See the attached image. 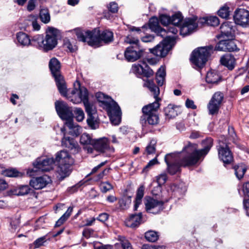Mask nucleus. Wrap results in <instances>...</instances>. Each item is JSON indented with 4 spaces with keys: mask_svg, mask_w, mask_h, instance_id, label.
I'll return each mask as SVG.
<instances>
[{
    "mask_svg": "<svg viewBox=\"0 0 249 249\" xmlns=\"http://www.w3.org/2000/svg\"><path fill=\"white\" fill-rule=\"evenodd\" d=\"M164 160L167 164V171L169 174L173 175L180 172L182 164L178 154H167L165 156Z\"/></svg>",
    "mask_w": 249,
    "mask_h": 249,
    "instance_id": "obj_12",
    "label": "nucleus"
},
{
    "mask_svg": "<svg viewBox=\"0 0 249 249\" xmlns=\"http://www.w3.org/2000/svg\"><path fill=\"white\" fill-rule=\"evenodd\" d=\"M171 23L176 26H181L180 23L183 20V17L181 13L179 12L176 13L171 17Z\"/></svg>",
    "mask_w": 249,
    "mask_h": 249,
    "instance_id": "obj_42",
    "label": "nucleus"
},
{
    "mask_svg": "<svg viewBox=\"0 0 249 249\" xmlns=\"http://www.w3.org/2000/svg\"><path fill=\"white\" fill-rule=\"evenodd\" d=\"M144 187L143 185H141L137 190L134 208L135 211L137 210L139 205L141 204L142 199L144 195Z\"/></svg>",
    "mask_w": 249,
    "mask_h": 249,
    "instance_id": "obj_37",
    "label": "nucleus"
},
{
    "mask_svg": "<svg viewBox=\"0 0 249 249\" xmlns=\"http://www.w3.org/2000/svg\"><path fill=\"white\" fill-rule=\"evenodd\" d=\"M202 144L203 146V148L198 150L202 156L204 157L208 154L213 146V139L211 138H207L202 141Z\"/></svg>",
    "mask_w": 249,
    "mask_h": 249,
    "instance_id": "obj_32",
    "label": "nucleus"
},
{
    "mask_svg": "<svg viewBox=\"0 0 249 249\" xmlns=\"http://www.w3.org/2000/svg\"><path fill=\"white\" fill-rule=\"evenodd\" d=\"M156 141L152 140L149 144L146 147L145 151L148 155L153 154L156 151Z\"/></svg>",
    "mask_w": 249,
    "mask_h": 249,
    "instance_id": "obj_49",
    "label": "nucleus"
},
{
    "mask_svg": "<svg viewBox=\"0 0 249 249\" xmlns=\"http://www.w3.org/2000/svg\"><path fill=\"white\" fill-rule=\"evenodd\" d=\"M176 39V37L175 36H167L154 48L150 49L149 51L156 56L164 57L175 46Z\"/></svg>",
    "mask_w": 249,
    "mask_h": 249,
    "instance_id": "obj_10",
    "label": "nucleus"
},
{
    "mask_svg": "<svg viewBox=\"0 0 249 249\" xmlns=\"http://www.w3.org/2000/svg\"><path fill=\"white\" fill-rule=\"evenodd\" d=\"M64 45L71 52H74L76 49L75 46H73L69 40H65Z\"/></svg>",
    "mask_w": 249,
    "mask_h": 249,
    "instance_id": "obj_56",
    "label": "nucleus"
},
{
    "mask_svg": "<svg viewBox=\"0 0 249 249\" xmlns=\"http://www.w3.org/2000/svg\"><path fill=\"white\" fill-rule=\"evenodd\" d=\"M96 97L106 107L111 123L118 125L121 122V112L118 105L111 98L102 93H98Z\"/></svg>",
    "mask_w": 249,
    "mask_h": 249,
    "instance_id": "obj_7",
    "label": "nucleus"
},
{
    "mask_svg": "<svg viewBox=\"0 0 249 249\" xmlns=\"http://www.w3.org/2000/svg\"><path fill=\"white\" fill-rule=\"evenodd\" d=\"M51 181L50 178L47 175L33 178L30 181V185L35 189H41L46 187Z\"/></svg>",
    "mask_w": 249,
    "mask_h": 249,
    "instance_id": "obj_21",
    "label": "nucleus"
},
{
    "mask_svg": "<svg viewBox=\"0 0 249 249\" xmlns=\"http://www.w3.org/2000/svg\"><path fill=\"white\" fill-rule=\"evenodd\" d=\"M151 192L154 196H160L161 192V186L158 184L157 186L154 188Z\"/></svg>",
    "mask_w": 249,
    "mask_h": 249,
    "instance_id": "obj_59",
    "label": "nucleus"
},
{
    "mask_svg": "<svg viewBox=\"0 0 249 249\" xmlns=\"http://www.w3.org/2000/svg\"><path fill=\"white\" fill-rule=\"evenodd\" d=\"M143 86L147 87L153 93L155 101L143 107V115L141 117L140 123L142 126H146L147 124L152 125H156L159 121L157 110L160 107L159 101L160 100L158 97L160 89L152 80H147Z\"/></svg>",
    "mask_w": 249,
    "mask_h": 249,
    "instance_id": "obj_2",
    "label": "nucleus"
},
{
    "mask_svg": "<svg viewBox=\"0 0 249 249\" xmlns=\"http://www.w3.org/2000/svg\"><path fill=\"white\" fill-rule=\"evenodd\" d=\"M199 23H205L208 25L211 26H216L219 25V20L215 16H211L209 18H203L199 19Z\"/></svg>",
    "mask_w": 249,
    "mask_h": 249,
    "instance_id": "obj_34",
    "label": "nucleus"
},
{
    "mask_svg": "<svg viewBox=\"0 0 249 249\" xmlns=\"http://www.w3.org/2000/svg\"><path fill=\"white\" fill-rule=\"evenodd\" d=\"M167 179V174L163 172L156 177V180L158 184L161 186L163 185L166 181Z\"/></svg>",
    "mask_w": 249,
    "mask_h": 249,
    "instance_id": "obj_54",
    "label": "nucleus"
},
{
    "mask_svg": "<svg viewBox=\"0 0 249 249\" xmlns=\"http://www.w3.org/2000/svg\"><path fill=\"white\" fill-rule=\"evenodd\" d=\"M92 146L95 150L102 153H111L114 151V148L109 146L108 140L105 137L94 139Z\"/></svg>",
    "mask_w": 249,
    "mask_h": 249,
    "instance_id": "obj_16",
    "label": "nucleus"
},
{
    "mask_svg": "<svg viewBox=\"0 0 249 249\" xmlns=\"http://www.w3.org/2000/svg\"><path fill=\"white\" fill-rule=\"evenodd\" d=\"M217 14L221 18H227L230 15L229 8L227 6H224L218 11Z\"/></svg>",
    "mask_w": 249,
    "mask_h": 249,
    "instance_id": "obj_46",
    "label": "nucleus"
},
{
    "mask_svg": "<svg viewBox=\"0 0 249 249\" xmlns=\"http://www.w3.org/2000/svg\"><path fill=\"white\" fill-rule=\"evenodd\" d=\"M125 42L130 44V46H139V40L137 37H134L132 35H128L125 39Z\"/></svg>",
    "mask_w": 249,
    "mask_h": 249,
    "instance_id": "obj_47",
    "label": "nucleus"
},
{
    "mask_svg": "<svg viewBox=\"0 0 249 249\" xmlns=\"http://www.w3.org/2000/svg\"><path fill=\"white\" fill-rule=\"evenodd\" d=\"M40 20L44 23H48L50 21L51 17L49 10L47 8L41 9L39 13Z\"/></svg>",
    "mask_w": 249,
    "mask_h": 249,
    "instance_id": "obj_40",
    "label": "nucleus"
},
{
    "mask_svg": "<svg viewBox=\"0 0 249 249\" xmlns=\"http://www.w3.org/2000/svg\"><path fill=\"white\" fill-rule=\"evenodd\" d=\"M223 99V94L220 92H216L213 95L208 105L210 114L213 115L218 113Z\"/></svg>",
    "mask_w": 249,
    "mask_h": 249,
    "instance_id": "obj_15",
    "label": "nucleus"
},
{
    "mask_svg": "<svg viewBox=\"0 0 249 249\" xmlns=\"http://www.w3.org/2000/svg\"><path fill=\"white\" fill-rule=\"evenodd\" d=\"M143 51L139 46H130L126 48L124 56L128 61L134 62L142 55Z\"/></svg>",
    "mask_w": 249,
    "mask_h": 249,
    "instance_id": "obj_19",
    "label": "nucleus"
},
{
    "mask_svg": "<svg viewBox=\"0 0 249 249\" xmlns=\"http://www.w3.org/2000/svg\"><path fill=\"white\" fill-rule=\"evenodd\" d=\"M73 163L57 164V172L62 179L68 176L71 173V165Z\"/></svg>",
    "mask_w": 249,
    "mask_h": 249,
    "instance_id": "obj_27",
    "label": "nucleus"
},
{
    "mask_svg": "<svg viewBox=\"0 0 249 249\" xmlns=\"http://www.w3.org/2000/svg\"><path fill=\"white\" fill-rule=\"evenodd\" d=\"M46 236H44L37 238L34 242L35 248H37L43 245V244L46 241Z\"/></svg>",
    "mask_w": 249,
    "mask_h": 249,
    "instance_id": "obj_55",
    "label": "nucleus"
},
{
    "mask_svg": "<svg viewBox=\"0 0 249 249\" xmlns=\"http://www.w3.org/2000/svg\"><path fill=\"white\" fill-rule=\"evenodd\" d=\"M37 17L36 16L31 15L28 16L27 21L28 24L31 25L34 30L38 31L40 26L37 22Z\"/></svg>",
    "mask_w": 249,
    "mask_h": 249,
    "instance_id": "obj_41",
    "label": "nucleus"
},
{
    "mask_svg": "<svg viewBox=\"0 0 249 249\" xmlns=\"http://www.w3.org/2000/svg\"><path fill=\"white\" fill-rule=\"evenodd\" d=\"M164 201L151 197L146 196L144 198L145 210L147 213L157 214L163 209Z\"/></svg>",
    "mask_w": 249,
    "mask_h": 249,
    "instance_id": "obj_13",
    "label": "nucleus"
},
{
    "mask_svg": "<svg viewBox=\"0 0 249 249\" xmlns=\"http://www.w3.org/2000/svg\"><path fill=\"white\" fill-rule=\"evenodd\" d=\"M55 163L53 158H45L44 159H37L34 163V171H41L42 172H48L52 170L53 165Z\"/></svg>",
    "mask_w": 249,
    "mask_h": 249,
    "instance_id": "obj_14",
    "label": "nucleus"
},
{
    "mask_svg": "<svg viewBox=\"0 0 249 249\" xmlns=\"http://www.w3.org/2000/svg\"><path fill=\"white\" fill-rule=\"evenodd\" d=\"M119 240L120 241L123 249H133L131 244L125 237L120 236Z\"/></svg>",
    "mask_w": 249,
    "mask_h": 249,
    "instance_id": "obj_51",
    "label": "nucleus"
},
{
    "mask_svg": "<svg viewBox=\"0 0 249 249\" xmlns=\"http://www.w3.org/2000/svg\"><path fill=\"white\" fill-rule=\"evenodd\" d=\"M232 27L233 26L231 22H224L220 26L221 34L222 35L228 37L230 36L231 35L232 31H233Z\"/></svg>",
    "mask_w": 249,
    "mask_h": 249,
    "instance_id": "obj_33",
    "label": "nucleus"
},
{
    "mask_svg": "<svg viewBox=\"0 0 249 249\" xmlns=\"http://www.w3.org/2000/svg\"><path fill=\"white\" fill-rule=\"evenodd\" d=\"M132 70L134 73L142 75L147 78L154 74L153 70L144 62H142L141 64L133 65Z\"/></svg>",
    "mask_w": 249,
    "mask_h": 249,
    "instance_id": "obj_20",
    "label": "nucleus"
},
{
    "mask_svg": "<svg viewBox=\"0 0 249 249\" xmlns=\"http://www.w3.org/2000/svg\"><path fill=\"white\" fill-rule=\"evenodd\" d=\"M100 188L103 193H106L113 188V186L108 181L102 182L100 184Z\"/></svg>",
    "mask_w": 249,
    "mask_h": 249,
    "instance_id": "obj_50",
    "label": "nucleus"
},
{
    "mask_svg": "<svg viewBox=\"0 0 249 249\" xmlns=\"http://www.w3.org/2000/svg\"><path fill=\"white\" fill-rule=\"evenodd\" d=\"M59 36L58 30L53 27H49L46 30L45 37L42 35H38L33 37L32 41L36 43L40 50L48 52L56 47Z\"/></svg>",
    "mask_w": 249,
    "mask_h": 249,
    "instance_id": "obj_4",
    "label": "nucleus"
},
{
    "mask_svg": "<svg viewBox=\"0 0 249 249\" xmlns=\"http://www.w3.org/2000/svg\"><path fill=\"white\" fill-rule=\"evenodd\" d=\"M185 105L187 108H190L193 109L196 108V106L194 104L193 100L187 99L185 102Z\"/></svg>",
    "mask_w": 249,
    "mask_h": 249,
    "instance_id": "obj_60",
    "label": "nucleus"
},
{
    "mask_svg": "<svg viewBox=\"0 0 249 249\" xmlns=\"http://www.w3.org/2000/svg\"><path fill=\"white\" fill-rule=\"evenodd\" d=\"M62 145L73 151V153H78L80 149L78 143L69 137H64L62 139Z\"/></svg>",
    "mask_w": 249,
    "mask_h": 249,
    "instance_id": "obj_25",
    "label": "nucleus"
},
{
    "mask_svg": "<svg viewBox=\"0 0 249 249\" xmlns=\"http://www.w3.org/2000/svg\"><path fill=\"white\" fill-rule=\"evenodd\" d=\"M218 157L224 164H230L233 160L232 154L228 147L225 137H221L219 140V143L217 146Z\"/></svg>",
    "mask_w": 249,
    "mask_h": 249,
    "instance_id": "obj_11",
    "label": "nucleus"
},
{
    "mask_svg": "<svg viewBox=\"0 0 249 249\" xmlns=\"http://www.w3.org/2000/svg\"><path fill=\"white\" fill-rule=\"evenodd\" d=\"M160 21L161 24L166 27L171 23V18L167 15L162 14L160 16Z\"/></svg>",
    "mask_w": 249,
    "mask_h": 249,
    "instance_id": "obj_52",
    "label": "nucleus"
},
{
    "mask_svg": "<svg viewBox=\"0 0 249 249\" xmlns=\"http://www.w3.org/2000/svg\"><path fill=\"white\" fill-rule=\"evenodd\" d=\"M108 8L111 12L116 13L118 10V4L114 2H110Z\"/></svg>",
    "mask_w": 249,
    "mask_h": 249,
    "instance_id": "obj_58",
    "label": "nucleus"
},
{
    "mask_svg": "<svg viewBox=\"0 0 249 249\" xmlns=\"http://www.w3.org/2000/svg\"><path fill=\"white\" fill-rule=\"evenodd\" d=\"M197 18L193 17L185 18L181 26H176L171 23L163 29L162 34L163 36L165 33H171L174 35H176L178 32V28L180 29V34L183 36L189 35L197 29L198 24L196 22Z\"/></svg>",
    "mask_w": 249,
    "mask_h": 249,
    "instance_id": "obj_8",
    "label": "nucleus"
},
{
    "mask_svg": "<svg viewBox=\"0 0 249 249\" xmlns=\"http://www.w3.org/2000/svg\"><path fill=\"white\" fill-rule=\"evenodd\" d=\"M178 155L181 164L184 167L194 166L197 163L201 158L204 157L197 149L196 145L190 142H188L182 152Z\"/></svg>",
    "mask_w": 249,
    "mask_h": 249,
    "instance_id": "obj_6",
    "label": "nucleus"
},
{
    "mask_svg": "<svg viewBox=\"0 0 249 249\" xmlns=\"http://www.w3.org/2000/svg\"><path fill=\"white\" fill-rule=\"evenodd\" d=\"M178 109L177 106L169 104L164 108L165 115L169 119L175 118L178 114Z\"/></svg>",
    "mask_w": 249,
    "mask_h": 249,
    "instance_id": "obj_29",
    "label": "nucleus"
},
{
    "mask_svg": "<svg viewBox=\"0 0 249 249\" xmlns=\"http://www.w3.org/2000/svg\"><path fill=\"white\" fill-rule=\"evenodd\" d=\"M165 75V68L161 66L156 73V80L159 86H162L164 84Z\"/></svg>",
    "mask_w": 249,
    "mask_h": 249,
    "instance_id": "obj_31",
    "label": "nucleus"
},
{
    "mask_svg": "<svg viewBox=\"0 0 249 249\" xmlns=\"http://www.w3.org/2000/svg\"><path fill=\"white\" fill-rule=\"evenodd\" d=\"M31 190L28 185H21L17 189L18 196H24L29 194Z\"/></svg>",
    "mask_w": 249,
    "mask_h": 249,
    "instance_id": "obj_48",
    "label": "nucleus"
},
{
    "mask_svg": "<svg viewBox=\"0 0 249 249\" xmlns=\"http://www.w3.org/2000/svg\"><path fill=\"white\" fill-rule=\"evenodd\" d=\"M55 163L57 164L73 163V160L67 151L62 150L57 152L54 160Z\"/></svg>",
    "mask_w": 249,
    "mask_h": 249,
    "instance_id": "obj_26",
    "label": "nucleus"
},
{
    "mask_svg": "<svg viewBox=\"0 0 249 249\" xmlns=\"http://www.w3.org/2000/svg\"><path fill=\"white\" fill-rule=\"evenodd\" d=\"M71 95L69 96V100L74 104L83 102L88 114L87 122L89 126L93 129L98 127V122L96 118L94 106L90 104L88 100V91L84 87L81 86L80 83L76 81L74 83V89L71 90Z\"/></svg>",
    "mask_w": 249,
    "mask_h": 249,
    "instance_id": "obj_1",
    "label": "nucleus"
},
{
    "mask_svg": "<svg viewBox=\"0 0 249 249\" xmlns=\"http://www.w3.org/2000/svg\"><path fill=\"white\" fill-rule=\"evenodd\" d=\"M94 139H92L90 136L87 133L83 134L80 137V142L83 144H90L92 146Z\"/></svg>",
    "mask_w": 249,
    "mask_h": 249,
    "instance_id": "obj_45",
    "label": "nucleus"
},
{
    "mask_svg": "<svg viewBox=\"0 0 249 249\" xmlns=\"http://www.w3.org/2000/svg\"><path fill=\"white\" fill-rule=\"evenodd\" d=\"M221 64L229 70H233L236 65V60L234 56L230 53L222 55L220 60Z\"/></svg>",
    "mask_w": 249,
    "mask_h": 249,
    "instance_id": "obj_23",
    "label": "nucleus"
},
{
    "mask_svg": "<svg viewBox=\"0 0 249 249\" xmlns=\"http://www.w3.org/2000/svg\"><path fill=\"white\" fill-rule=\"evenodd\" d=\"M73 210V207H69L67 209V211L58 220L56 223V226H59L62 224L64 221H65L70 216L71 213Z\"/></svg>",
    "mask_w": 249,
    "mask_h": 249,
    "instance_id": "obj_43",
    "label": "nucleus"
},
{
    "mask_svg": "<svg viewBox=\"0 0 249 249\" xmlns=\"http://www.w3.org/2000/svg\"><path fill=\"white\" fill-rule=\"evenodd\" d=\"M49 66L52 75L60 72V63L56 58H52Z\"/></svg>",
    "mask_w": 249,
    "mask_h": 249,
    "instance_id": "obj_35",
    "label": "nucleus"
},
{
    "mask_svg": "<svg viewBox=\"0 0 249 249\" xmlns=\"http://www.w3.org/2000/svg\"><path fill=\"white\" fill-rule=\"evenodd\" d=\"M142 222V213H139L138 214H131L130 217L126 219L125 225L131 228H135L139 226Z\"/></svg>",
    "mask_w": 249,
    "mask_h": 249,
    "instance_id": "obj_24",
    "label": "nucleus"
},
{
    "mask_svg": "<svg viewBox=\"0 0 249 249\" xmlns=\"http://www.w3.org/2000/svg\"><path fill=\"white\" fill-rule=\"evenodd\" d=\"M74 113L76 119L78 122L82 121L84 118V113L80 108H76L74 110Z\"/></svg>",
    "mask_w": 249,
    "mask_h": 249,
    "instance_id": "obj_53",
    "label": "nucleus"
},
{
    "mask_svg": "<svg viewBox=\"0 0 249 249\" xmlns=\"http://www.w3.org/2000/svg\"><path fill=\"white\" fill-rule=\"evenodd\" d=\"M234 42L231 40H221L216 45L215 50L219 51L232 52L237 50Z\"/></svg>",
    "mask_w": 249,
    "mask_h": 249,
    "instance_id": "obj_22",
    "label": "nucleus"
},
{
    "mask_svg": "<svg viewBox=\"0 0 249 249\" xmlns=\"http://www.w3.org/2000/svg\"><path fill=\"white\" fill-rule=\"evenodd\" d=\"M55 108L60 118L67 121L66 125L71 130L70 133L73 136H78L80 133L81 127L73 124L72 121L73 113L71 108L64 102L60 101L55 102Z\"/></svg>",
    "mask_w": 249,
    "mask_h": 249,
    "instance_id": "obj_5",
    "label": "nucleus"
},
{
    "mask_svg": "<svg viewBox=\"0 0 249 249\" xmlns=\"http://www.w3.org/2000/svg\"><path fill=\"white\" fill-rule=\"evenodd\" d=\"M73 32L78 40L87 42L89 46L92 47H99L102 41L109 43L113 40V34L108 30H105L100 33V30L97 29L89 31L76 28Z\"/></svg>",
    "mask_w": 249,
    "mask_h": 249,
    "instance_id": "obj_3",
    "label": "nucleus"
},
{
    "mask_svg": "<svg viewBox=\"0 0 249 249\" xmlns=\"http://www.w3.org/2000/svg\"><path fill=\"white\" fill-rule=\"evenodd\" d=\"M108 214L107 213H102L99 215L97 219L98 220H99L101 222H104L106 221H107L108 219Z\"/></svg>",
    "mask_w": 249,
    "mask_h": 249,
    "instance_id": "obj_62",
    "label": "nucleus"
},
{
    "mask_svg": "<svg viewBox=\"0 0 249 249\" xmlns=\"http://www.w3.org/2000/svg\"><path fill=\"white\" fill-rule=\"evenodd\" d=\"M53 76L54 78L56 86L60 93L62 95L67 97L69 100V96H71V91L69 93H68L66 83L63 76L61 74V72L53 74Z\"/></svg>",
    "mask_w": 249,
    "mask_h": 249,
    "instance_id": "obj_18",
    "label": "nucleus"
},
{
    "mask_svg": "<svg viewBox=\"0 0 249 249\" xmlns=\"http://www.w3.org/2000/svg\"><path fill=\"white\" fill-rule=\"evenodd\" d=\"M233 18L235 23L243 27L249 24V11L244 8H239L234 12Z\"/></svg>",
    "mask_w": 249,
    "mask_h": 249,
    "instance_id": "obj_17",
    "label": "nucleus"
},
{
    "mask_svg": "<svg viewBox=\"0 0 249 249\" xmlns=\"http://www.w3.org/2000/svg\"><path fill=\"white\" fill-rule=\"evenodd\" d=\"M221 77L215 71H210L207 73L206 81L208 83L216 84L220 80Z\"/></svg>",
    "mask_w": 249,
    "mask_h": 249,
    "instance_id": "obj_30",
    "label": "nucleus"
},
{
    "mask_svg": "<svg viewBox=\"0 0 249 249\" xmlns=\"http://www.w3.org/2000/svg\"><path fill=\"white\" fill-rule=\"evenodd\" d=\"M17 38L18 42L23 46H27L31 43L29 36L23 32H20L17 33Z\"/></svg>",
    "mask_w": 249,
    "mask_h": 249,
    "instance_id": "obj_36",
    "label": "nucleus"
},
{
    "mask_svg": "<svg viewBox=\"0 0 249 249\" xmlns=\"http://www.w3.org/2000/svg\"><path fill=\"white\" fill-rule=\"evenodd\" d=\"M243 204L247 214L249 216V198L248 199H245L243 201Z\"/></svg>",
    "mask_w": 249,
    "mask_h": 249,
    "instance_id": "obj_63",
    "label": "nucleus"
},
{
    "mask_svg": "<svg viewBox=\"0 0 249 249\" xmlns=\"http://www.w3.org/2000/svg\"><path fill=\"white\" fill-rule=\"evenodd\" d=\"M149 26L150 29L153 32L159 34L161 36H163L162 32L163 29L159 25V20L157 18L153 17L151 18L149 21Z\"/></svg>",
    "mask_w": 249,
    "mask_h": 249,
    "instance_id": "obj_28",
    "label": "nucleus"
},
{
    "mask_svg": "<svg viewBox=\"0 0 249 249\" xmlns=\"http://www.w3.org/2000/svg\"><path fill=\"white\" fill-rule=\"evenodd\" d=\"M234 169L235 174L239 179H241L243 177L247 170L245 165L243 163L235 165L234 167Z\"/></svg>",
    "mask_w": 249,
    "mask_h": 249,
    "instance_id": "obj_39",
    "label": "nucleus"
},
{
    "mask_svg": "<svg viewBox=\"0 0 249 249\" xmlns=\"http://www.w3.org/2000/svg\"><path fill=\"white\" fill-rule=\"evenodd\" d=\"M243 190L244 194L249 197V182H247L243 185Z\"/></svg>",
    "mask_w": 249,
    "mask_h": 249,
    "instance_id": "obj_64",
    "label": "nucleus"
},
{
    "mask_svg": "<svg viewBox=\"0 0 249 249\" xmlns=\"http://www.w3.org/2000/svg\"><path fill=\"white\" fill-rule=\"evenodd\" d=\"M213 51V47L210 45L199 48L193 51L191 60L195 65L196 69H200L205 65Z\"/></svg>",
    "mask_w": 249,
    "mask_h": 249,
    "instance_id": "obj_9",
    "label": "nucleus"
},
{
    "mask_svg": "<svg viewBox=\"0 0 249 249\" xmlns=\"http://www.w3.org/2000/svg\"><path fill=\"white\" fill-rule=\"evenodd\" d=\"M154 40V36L152 35H147L142 37V40L144 42H150Z\"/></svg>",
    "mask_w": 249,
    "mask_h": 249,
    "instance_id": "obj_61",
    "label": "nucleus"
},
{
    "mask_svg": "<svg viewBox=\"0 0 249 249\" xmlns=\"http://www.w3.org/2000/svg\"><path fill=\"white\" fill-rule=\"evenodd\" d=\"M159 237L158 233L155 231H149L145 233V238L149 242L156 241Z\"/></svg>",
    "mask_w": 249,
    "mask_h": 249,
    "instance_id": "obj_44",
    "label": "nucleus"
},
{
    "mask_svg": "<svg viewBox=\"0 0 249 249\" xmlns=\"http://www.w3.org/2000/svg\"><path fill=\"white\" fill-rule=\"evenodd\" d=\"M110 168H106L102 172L99 173L95 179V180L98 181L102 179L104 176L107 175L110 170Z\"/></svg>",
    "mask_w": 249,
    "mask_h": 249,
    "instance_id": "obj_57",
    "label": "nucleus"
},
{
    "mask_svg": "<svg viewBox=\"0 0 249 249\" xmlns=\"http://www.w3.org/2000/svg\"><path fill=\"white\" fill-rule=\"evenodd\" d=\"M1 174L8 177H21L22 174L14 168H7L3 169L1 171Z\"/></svg>",
    "mask_w": 249,
    "mask_h": 249,
    "instance_id": "obj_38",
    "label": "nucleus"
}]
</instances>
